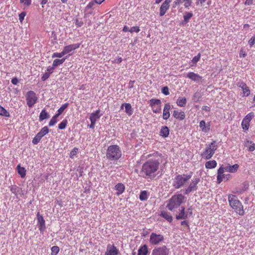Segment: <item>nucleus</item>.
Segmentation results:
<instances>
[{
    "label": "nucleus",
    "mask_w": 255,
    "mask_h": 255,
    "mask_svg": "<svg viewBox=\"0 0 255 255\" xmlns=\"http://www.w3.org/2000/svg\"><path fill=\"white\" fill-rule=\"evenodd\" d=\"M185 198L182 194H175L167 201L166 207L169 210L172 211L179 207L184 202Z\"/></svg>",
    "instance_id": "4"
},
{
    "label": "nucleus",
    "mask_w": 255,
    "mask_h": 255,
    "mask_svg": "<svg viewBox=\"0 0 255 255\" xmlns=\"http://www.w3.org/2000/svg\"><path fill=\"white\" fill-rule=\"evenodd\" d=\"M0 115L5 117L10 116L9 113L3 107L0 106Z\"/></svg>",
    "instance_id": "42"
},
{
    "label": "nucleus",
    "mask_w": 255,
    "mask_h": 255,
    "mask_svg": "<svg viewBox=\"0 0 255 255\" xmlns=\"http://www.w3.org/2000/svg\"><path fill=\"white\" fill-rule=\"evenodd\" d=\"M192 173L189 174H178L173 180L172 185L175 189L184 187L192 177Z\"/></svg>",
    "instance_id": "5"
},
{
    "label": "nucleus",
    "mask_w": 255,
    "mask_h": 255,
    "mask_svg": "<svg viewBox=\"0 0 255 255\" xmlns=\"http://www.w3.org/2000/svg\"><path fill=\"white\" fill-rule=\"evenodd\" d=\"M159 161L157 159H149L142 166L141 174L143 177L153 178L159 168Z\"/></svg>",
    "instance_id": "1"
},
{
    "label": "nucleus",
    "mask_w": 255,
    "mask_h": 255,
    "mask_svg": "<svg viewBox=\"0 0 255 255\" xmlns=\"http://www.w3.org/2000/svg\"><path fill=\"white\" fill-rule=\"evenodd\" d=\"M184 6L185 8H188L191 6L192 3V0H184Z\"/></svg>",
    "instance_id": "54"
},
{
    "label": "nucleus",
    "mask_w": 255,
    "mask_h": 255,
    "mask_svg": "<svg viewBox=\"0 0 255 255\" xmlns=\"http://www.w3.org/2000/svg\"><path fill=\"white\" fill-rule=\"evenodd\" d=\"M148 252L147 246L144 245L139 248L137 255H146Z\"/></svg>",
    "instance_id": "27"
},
{
    "label": "nucleus",
    "mask_w": 255,
    "mask_h": 255,
    "mask_svg": "<svg viewBox=\"0 0 255 255\" xmlns=\"http://www.w3.org/2000/svg\"><path fill=\"white\" fill-rule=\"evenodd\" d=\"M59 117V116H57V114L54 115L52 119L50 120L49 123V127H52L54 126L57 122V118Z\"/></svg>",
    "instance_id": "41"
},
{
    "label": "nucleus",
    "mask_w": 255,
    "mask_h": 255,
    "mask_svg": "<svg viewBox=\"0 0 255 255\" xmlns=\"http://www.w3.org/2000/svg\"><path fill=\"white\" fill-rule=\"evenodd\" d=\"M50 75L48 72H45L41 77L42 80L43 81L46 80L50 77Z\"/></svg>",
    "instance_id": "55"
},
{
    "label": "nucleus",
    "mask_w": 255,
    "mask_h": 255,
    "mask_svg": "<svg viewBox=\"0 0 255 255\" xmlns=\"http://www.w3.org/2000/svg\"><path fill=\"white\" fill-rule=\"evenodd\" d=\"M255 149V144L252 143V144L249 147V150L250 151H253Z\"/></svg>",
    "instance_id": "61"
},
{
    "label": "nucleus",
    "mask_w": 255,
    "mask_h": 255,
    "mask_svg": "<svg viewBox=\"0 0 255 255\" xmlns=\"http://www.w3.org/2000/svg\"><path fill=\"white\" fill-rule=\"evenodd\" d=\"M200 98V94L199 93H196L194 95V98L195 102H197L199 101Z\"/></svg>",
    "instance_id": "59"
},
{
    "label": "nucleus",
    "mask_w": 255,
    "mask_h": 255,
    "mask_svg": "<svg viewBox=\"0 0 255 255\" xmlns=\"http://www.w3.org/2000/svg\"><path fill=\"white\" fill-rule=\"evenodd\" d=\"M133 109L129 103H125V112L128 115L130 116L133 113Z\"/></svg>",
    "instance_id": "36"
},
{
    "label": "nucleus",
    "mask_w": 255,
    "mask_h": 255,
    "mask_svg": "<svg viewBox=\"0 0 255 255\" xmlns=\"http://www.w3.org/2000/svg\"><path fill=\"white\" fill-rule=\"evenodd\" d=\"M64 55H65V54L63 50L60 53H58V52L54 53L52 55V58H54V57L61 58Z\"/></svg>",
    "instance_id": "47"
},
{
    "label": "nucleus",
    "mask_w": 255,
    "mask_h": 255,
    "mask_svg": "<svg viewBox=\"0 0 255 255\" xmlns=\"http://www.w3.org/2000/svg\"><path fill=\"white\" fill-rule=\"evenodd\" d=\"M149 104L152 108H154L156 106H160L161 102L159 99H151L149 101Z\"/></svg>",
    "instance_id": "29"
},
{
    "label": "nucleus",
    "mask_w": 255,
    "mask_h": 255,
    "mask_svg": "<svg viewBox=\"0 0 255 255\" xmlns=\"http://www.w3.org/2000/svg\"><path fill=\"white\" fill-rule=\"evenodd\" d=\"M255 117V114L251 112L247 114L242 121L241 125L243 130L246 131L248 130L251 121Z\"/></svg>",
    "instance_id": "8"
},
{
    "label": "nucleus",
    "mask_w": 255,
    "mask_h": 255,
    "mask_svg": "<svg viewBox=\"0 0 255 255\" xmlns=\"http://www.w3.org/2000/svg\"><path fill=\"white\" fill-rule=\"evenodd\" d=\"M173 116L180 120H183L185 119V116L184 112H178L177 111H174L173 113Z\"/></svg>",
    "instance_id": "23"
},
{
    "label": "nucleus",
    "mask_w": 255,
    "mask_h": 255,
    "mask_svg": "<svg viewBox=\"0 0 255 255\" xmlns=\"http://www.w3.org/2000/svg\"><path fill=\"white\" fill-rule=\"evenodd\" d=\"M200 57L201 54L200 53H198L197 55L193 58L191 60L192 63H193V64H196L199 61Z\"/></svg>",
    "instance_id": "46"
},
{
    "label": "nucleus",
    "mask_w": 255,
    "mask_h": 255,
    "mask_svg": "<svg viewBox=\"0 0 255 255\" xmlns=\"http://www.w3.org/2000/svg\"><path fill=\"white\" fill-rule=\"evenodd\" d=\"M179 213L178 215H177L176 216V218L177 220H185L188 218V213H186L185 212V208L184 207H181V209L179 210Z\"/></svg>",
    "instance_id": "20"
},
{
    "label": "nucleus",
    "mask_w": 255,
    "mask_h": 255,
    "mask_svg": "<svg viewBox=\"0 0 255 255\" xmlns=\"http://www.w3.org/2000/svg\"><path fill=\"white\" fill-rule=\"evenodd\" d=\"M115 189L117 191L116 195L119 196L124 192L125 186L123 183H119L115 185Z\"/></svg>",
    "instance_id": "21"
},
{
    "label": "nucleus",
    "mask_w": 255,
    "mask_h": 255,
    "mask_svg": "<svg viewBox=\"0 0 255 255\" xmlns=\"http://www.w3.org/2000/svg\"><path fill=\"white\" fill-rule=\"evenodd\" d=\"M237 85L241 88L243 92L244 96H248L250 94V90L246 84L243 82H239Z\"/></svg>",
    "instance_id": "18"
},
{
    "label": "nucleus",
    "mask_w": 255,
    "mask_h": 255,
    "mask_svg": "<svg viewBox=\"0 0 255 255\" xmlns=\"http://www.w3.org/2000/svg\"><path fill=\"white\" fill-rule=\"evenodd\" d=\"M151 255H169V250L165 246L155 248L152 250Z\"/></svg>",
    "instance_id": "12"
},
{
    "label": "nucleus",
    "mask_w": 255,
    "mask_h": 255,
    "mask_svg": "<svg viewBox=\"0 0 255 255\" xmlns=\"http://www.w3.org/2000/svg\"><path fill=\"white\" fill-rule=\"evenodd\" d=\"M11 82L12 84L15 85L17 84L18 80L16 77H14L12 79Z\"/></svg>",
    "instance_id": "63"
},
{
    "label": "nucleus",
    "mask_w": 255,
    "mask_h": 255,
    "mask_svg": "<svg viewBox=\"0 0 255 255\" xmlns=\"http://www.w3.org/2000/svg\"><path fill=\"white\" fill-rule=\"evenodd\" d=\"M37 219L39 230L41 233H43L46 229L45 222L43 216L40 214L39 212L37 214Z\"/></svg>",
    "instance_id": "14"
},
{
    "label": "nucleus",
    "mask_w": 255,
    "mask_h": 255,
    "mask_svg": "<svg viewBox=\"0 0 255 255\" xmlns=\"http://www.w3.org/2000/svg\"><path fill=\"white\" fill-rule=\"evenodd\" d=\"M59 252V248L58 246H53L51 248V255H57Z\"/></svg>",
    "instance_id": "44"
},
{
    "label": "nucleus",
    "mask_w": 255,
    "mask_h": 255,
    "mask_svg": "<svg viewBox=\"0 0 255 255\" xmlns=\"http://www.w3.org/2000/svg\"><path fill=\"white\" fill-rule=\"evenodd\" d=\"M119 253V250L114 245H108L105 255H118Z\"/></svg>",
    "instance_id": "15"
},
{
    "label": "nucleus",
    "mask_w": 255,
    "mask_h": 255,
    "mask_svg": "<svg viewBox=\"0 0 255 255\" xmlns=\"http://www.w3.org/2000/svg\"><path fill=\"white\" fill-rule=\"evenodd\" d=\"M68 124V121L67 120H63L59 125L58 128L60 129H63L66 128V127Z\"/></svg>",
    "instance_id": "43"
},
{
    "label": "nucleus",
    "mask_w": 255,
    "mask_h": 255,
    "mask_svg": "<svg viewBox=\"0 0 255 255\" xmlns=\"http://www.w3.org/2000/svg\"><path fill=\"white\" fill-rule=\"evenodd\" d=\"M20 2L23 5L29 6L31 4V0H20Z\"/></svg>",
    "instance_id": "53"
},
{
    "label": "nucleus",
    "mask_w": 255,
    "mask_h": 255,
    "mask_svg": "<svg viewBox=\"0 0 255 255\" xmlns=\"http://www.w3.org/2000/svg\"><path fill=\"white\" fill-rule=\"evenodd\" d=\"M54 68V67L53 66H52V67H51V66L48 67L47 68L46 72H48L49 74L52 73L53 72Z\"/></svg>",
    "instance_id": "60"
},
{
    "label": "nucleus",
    "mask_w": 255,
    "mask_h": 255,
    "mask_svg": "<svg viewBox=\"0 0 255 255\" xmlns=\"http://www.w3.org/2000/svg\"><path fill=\"white\" fill-rule=\"evenodd\" d=\"M26 104L28 107L32 108L38 101V97L33 91H28L25 95Z\"/></svg>",
    "instance_id": "7"
},
{
    "label": "nucleus",
    "mask_w": 255,
    "mask_h": 255,
    "mask_svg": "<svg viewBox=\"0 0 255 255\" xmlns=\"http://www.w3.org/2000/svg\"><path fill=\"white\" fill-rule=\"evenodd\" d=\"M228 199L229 205L232 209L239 215L243 216L245 214L243 206L237 197L233 194H229Z\"/></svg>",
    "instance_id": "3"
},
{
    "label": "nucleus",
    "mask_w": 255,
    "mask_h": 255,
    "mask_svg": "<svg viewBox=\"0 0 255 255\" xmlns=\"http://www.w3.org/2000/svg\"><path fill=\"white\" fill-rule=\"evenodd\" d=\"M140 31L139 27L138 26H132L130 28V32L131 33L136 32L138 33Z\"/></svg>",
    "instance_id": "51"
},
{
    "label": "nucleus",
    "mask_w": 255,
    "mask_h": 255,
    "mask_svg": "<svg viewBox=\"0 0 255 255\" xmlns=\"http://www.w3.org/2000/svg\"><path fill=\"white\" fill-rule=\"evenodd\" d=\"M78 151V148L77 147H74L70 152V157L71 158H74V156L76 155Z\"/></svg>",
    "instance_id": "45"
},
{
    "label": "nucleus",
    "mask_w": 255,
    "mask_h": 255,
    "mask_svg": "<svg viewBox=\"0 0 255 255\" xmlns=\"http://www.w3.org/2000/svg\"><path fill=\"white\" fill-rule=\"evenodd\" d=\"M199 127L201 128L202 130L204 132H206L210 130V126H206V123L203 120L200 121L199 123Z\"/></svg>",
    "instance_id": "32"
},
{
    "label": "nucleus",
    "mask_w": 255,
    "mask_h": 255,
    "mask_svg": "<svg viewBox=\"0 0 255 255\" xmlns=\"http://www.w3.org/2000/svg\"><path fill=\"white\" fill-rule=\"evenodd\" d=\"M162 93L165 95H168L169 94V89L167 87H164L161 90Z\"/></svg>",
    "instance_id": "52"
},
{
    "label": "nucleus",
    "mask_w": 255,
    "mask_h": 255,
    "mask_svg": "<svg viewBox=\"0 0 255 255\" xmlns=\"http://www.w3.org/2000/svg\"><path fill=\"white\" fill-rule=\"evenodd\" d=\"M249 188V183L247 182H245L243 183L239 191L237 192L239 193H242L243 192L246 191Z\"/></svg>",
    "instance_id": "39"
},
{
    "label": "nucleus",
    "mask_w": 255,
    "mask_h": 255,
    "mask_svg": "<svg viewBox=\"0 0 255 255\" xmlns=\"http://www.w3.org/2000/svg\"><path fill=\"white\" fill-rule=\"evenodd\" d=\"M161 110V105L160 106H156L154 108H152V112L155 114L160 113Z\"/></svg>",
    "instance_id": "50"
},
{
    "label": "nucleus",
    "mask_w": 255,
    "mask_h": 255,
    "mask_svg": "<svg viewBox=\"0 0 255 255\" xmlns=\"http://www.w3.org/2000/svg\"><path fill=\"white\" fill-rule=\"evenodd\" d=\"M147 198L148 196L147 191L145 190L141 191L139 196L140 200L145 201L147 199Z\"/></svg>",
    "instance_id": "38"
},
{
    "label": "nucleus",
    "mask_w": 255,
    "mask_h": 255,
    "mask_svg": "<svg viewBox=\"0 0 255 255\" xmlns=\"http://www.w3.org/2000/svg\"><path fill=\"white\" fill-rule=\"evenodd\" d=\"M184 1V0H175L172 5L173 8H176V6Z\"/></svg>",
    "instance_id": "48"
},
{
    "label": "nucleus",
    "mask_w": 255,
    "mask_h": 255,
    "mask_svg": "<svg viewBox=\"0 0 255 255\" xmlns=\"http://www.w3.org/2000/svg\"><path fill=\"white\" fill-rule=\"evenodd\" d=\"M41 139V138L40 136H39L37 134H36L32 139V143L34 144H36L40 141Z\"/></svg>",
    "instance_id": "49"
},
{
    "label": "nucleus",
    "mask_w": 255,
    "mask_h": 255,
    "mask_svg": "<svg viewBox=\"0 0 255 255\" xmlns=\"http://www.w3.org/2000/svg\"><path fill=\"white\" fill-rule=\"evenodd\" d=\"M217 163L216 160H210L205 163V167L208 169H213L217 166Z\"/></svg>",
    "instance_id": "28"
},
{
    "label": "nucleus",
    "mask_w": 255,
    "mask_h": 255,
    "mask_svg": "<svg viewBox=\"0 0 255 255\" xmlns=\"http://www.w3.org/2000/svg\"><path fill=\"white\" fill-rule=\"evenodd\" d=\"M94 4V2L93 1L90 2L86 7L87 9L91 8Z\"/></svg>",
    "instance_id": "62"
},
{
    "label": "nucleus",
    "mask_w": 255,
    "mask_h": 255,
    "mask_svg": "<svg viewBox=\"0 0 255 255\" xmlns=\"http://www.w3.org/2000/svg\"><path fill=\"white\" fill-rule=\"evenodd\" d=\"M123 61L122 57H118L117 59H115L113 62L116 63H120Z\"/></svg>",
    "instance_id": "64"
},
{
    "label": "nucleus",
    "mask_w": 255,
    "mask_h": 255,
    "mask_svg": "<svg viewBox=\"0 0 255 255\" xmlns=\"http://www.w3.org/2000/svg\"><path fill=\"white\" fill-rule=\"evenodd\" d=\"M239 167V165L238 164H235L233 165H230L229 164H227L226 165H221L219 168H222L225 172L235 173L238 171Z\"/></svg>",
    "instance_id": "13"
},
{
    "label": "nucleus",
    "mask_w": 255,
    "mask_h": 255,
    "mask_svg": "<svg viewBox=\"0 0 255 255\" xmlns=\"http://www.w3.org/2000/svg\"><path fill=\"white\" fill-rule=\"evenodd\" d=\"M169 129L167 126H162L160 131V135L164 137H166L169 135Z\"/></svg>",
    "instance_id": "24"
},
{
    "label": "nucleus",
    "mask_w": 255,
    "mask_h": 255,
    "mask_svg": "<svg viewBox=\"0 0 255 255\" xmlns=\"http://www.w3.org/2000/svg\"><path fill=\"white\" fill-rule=\"evenodd\" d=\"M122 155V150L119 146L111 145L108 147L106 157L109 160L113 161H117L121 157Z\"/></svg>",
    "instance_id": "2"
},
{
    "label": "nucleus",
    "mask_w": 255,
    "mask_h": 255,
    "mask_svg": "<svg viewBox=\"0 0 255 255\" xmlns=\"http://www.w3.org/2000/svg\"><path fill=\"white\" fill-rule=\"evenodd\" d=\"M160 216L163 217L169 222H171L172 221V217L169 213L166 211H162Z\"/></svg>",
    "instance_id": "30"
},
{
    "label": "nucleus",
    "mask_w": 255,
    "mask_h": 255,
    "mask_svg": "<svg viewBox=\"0 0 255 255\" xmlns=\"http://www.w3.org/2000/svg\"><path fill=\"white\" fill-rule=\"evenodd\" d=\"M255 42V35H254L249 41V44L252 46Z\"/></svg>",
    "instance_id": "57"
},
{
    "label": "nucleus",
    "mask_w": 255,
    "mask_h": 255,
    "mask_svg": "<svg viewBox=\"0 0 255 255\" xmlns=\"http://www.w3.org/2000/svg\"><path fill=\"white\" fill-rule=\"evenodd\" d=\"M75 24L77 27H81L83 25V22L82 20L76 19L75 21Z\"/></svg>",
    "instance_id": "58"
},
{
    "label": "nucleus",
    "mask_w": 255,
    "mask_h": 255,
    "mask_svg": "<svg viewBox=\"0 0 255 255\" xmlns=\"http://www.w3.org/2000/svg\"><path fill=\"white\" fill-rule=\"evenodd\" d=\"M49 132V129L47 127L45 126L42 128L41 130L37 133L41 138Z\"/></svg>",
    "instance_id": "31"
},
{
    "label": "nucleus",
    "mask_w": 255,
    "mask_h": 255,
    "mask_svg": "<svg viewBox=\"0 0 255 255\" xmlns=\"http://www.w3.org/2000/svg\"><path fill=\"white\" fill-rule=\"evenodd\" d=\"M186 99L185 97H179L176 101L177 105L180 107H183L185 106L186 104Z\"/></svg>",
    "instance_id": "34"
},
{
    "label": "nucleus",
    "mask_w": 255,
    "mask_h": 255,
    "mask_svg": "<svg viewBox=\"0 0 255 255\" xmlns=\"http://www.w3.org/2000/svg\"><path fill=\"white\" fill-rule=\"evenodd\" d=\"M65 60H66V58H63L61 59H55L53 61L52 65L54 67H56L62 64V63H63L64 62V61H65Z\"/></svg>",
    "instance_id": "37"
},
{
    "label": "nucleus",
    "mask_w": 255,
    "mask_h": 255,
    "mask_svg": "<svg viewBox=\"0 0 255 255\" xmlns=\"http://www.w3.org/2000/svg\"><path fill=\"white\" fill-rule=\"evenodd\" d=\"M218 148L217 142L214 140L210 144L206 145L204 151L201 154V157L206 159H211Z\"/></svg>",
    "instance_id": "6"
},
{
    "label": "nucleus",
    "mask_w": 255,
    "mask_h": 255,
    "mask_svg": "<svg viewBox=\"0 0 255 255\" xmlns=\"http://www.w3.org/2000/svg\"><path fill=\"white\" fill-rule=\"evenodd\" d=\"M100 110H97L95 112L91 114L90 117V121L96 122V121L100 119L102 115L100 114Z\"/></svg>",
    "instance_id": "22"
},
{
    "label": "nucleus",
    "mask_w": 255,
    "mask_h": 255,
    "mask_svg": "<svg viewBox=\"0 0 255 255\" xmlns=\"http://www.w3.org/2000/svg\"><path fill=\"white\" fill-rule=\"evenodd\" d=\"M164 240L163 236L161 234H157L155 233H152L150 235L149 243L152 245H157Z\"/></svg>",
    "instance_id": "10"
},
{
    "label": "nucleus",
    "mask_w": 255,
    "mask_h": 255,
    "mask_svg": "<svg viewBox=\"0 0 255 255\" xmlns=\"http://www.w3.org/2000/svg\"><path fill=\"white\" fill-rule=\"evenodd\" d=\"M80 44L79 43H75V44H70V45L65 46L63 50L64 52L65 55L78 48L80 46Z\"/></svg>",
    "instance_id": "17"
},
{
    "label": "nucleus",
    "mask_w": 255,
    "mask_h": 255,
    "mask_svg": "<svg viewBox=\"0 0 255 255\" xmlns=\"http://www.w3.org/2000/svg\"><path fill=\"white\" fill-rule=\"evenodd\" d=\"M25 15H26V13L25 12H21L19 14V20L20 22H22L23 20Z\"/></svg>",
    "instance_id": "56"
},
{
    "label": "nucleus",
    "mask_w": 255,
    "mask_h": 255,
    "mask_svg": "<svg viewBox=\"0 0 255 255\" xmlns=\"http://www.w3.org/2000/svg\"><path fill=\"white\" fill-rule=\"evenodd\" d=\"M171 109V106L169 103H166L165 104L163 111L162 118L164 120H167L170 117V110Z\"/></svg>",
    "instance_id": "19"
},
{
    "label": "nucleus",
    "mask_w": 255,
    "mask_h": 255,
    "mask_svg": "<svg viewBox=\"0 0 255 255\" xmlns=\"http://www.w3.org/2000/svg\"><path fill=\"white\" fill-rule=\"evenodd\" d=\"M170 5H168L163 2L162 3V4L160 6V9H159V15L161 16H163L165 13L166 12L167 10L169 8Z\"/></svg>",
    "instance_id": "26"
},
{
    "label": "nucleus",
    "mask_w": 255,
    "mask_h": 255,
    "mask_svg": "<svg viewBox=\"0 0 255 255\" xmlns=\"http://www.w3.org/2000/svg\"><path fill=\"white\" fill-rule=\"evenodd\" d=\"M186 77L195 82H199L202 80V77L194 72H189L187 74Z\"/></svg>",
    "instance_id": "16"
},
{
    "label": "nucleus",
    "mask_w": 255,
    "mask_h": 255,
    "mask_svg": "<svg viewBox=\"0 0 255 255\" xmlns=\"http://www.w3.org/2000/svg\"><path fill=\"white\" fill-rule=\"evenodd\" d=\"M200 181L199 178H194L192 179L189 186L185 188L184 194H188L191 192L196 191L198 188V184Z\"/></svg>",
    "instance_id": "9"
},
{
    "label": "nucleus",
    "mask_w": 255,
    "mask_h": 255,
    "mask_svg": "<svg viewBox=\"0 0 255 255\" xmlns=\"http://www.w3.org/2000/svg\"><path fill=\"white\" fill-rule=\"evenodd\" d=\"M224 170L222 168H219L217 171V181L218 183H220L224 180H228L231 178L232 176L230 174H224Z\"/></svg>",
    "instance_id": "11"
},
{
    "label": "nucleus",
    "mask_w": 255,
    "mask_h": 255,
    "mask_svg": "<svg viewBox=\"0 0 255 255\" xmlns=\"http://www.w3.org/2000/svg\"><path fill=\"white\" fill-rule=\"evenodd\" d=\"M18 173L20 175L21 178H24L26 174V170L24 167H21L20 165H18L16 167Z\"/></svg>",
    "instance_id": "33"
},
{
    "label": "nucleus",
    "mask_w": 255,
    "mask_h": 255,
    "mask_svg": "<svg viewBox=\"0 0 255 255\" xmlns=\"http://www.w3.org/2000/svg\"><path fill=\"white\" fill-rule=\"evenodd\" d=\"M193 14L192 12H187L185 13V14L183 16L184 20L183 23H187L189 22V20L193 16Z\"/></svg>",
    "instance_id": "35"
},
{
    "label": "nucleus",
    "mask_w": 255,
    "mask_h": 255,
    "mask_svg": "<svg viewBox=\"0 0 255 255\" xmlns=\"http://www.w3.org/2000/svg\"><path fill=\"white\" fill-rule=\"evenodd\" d=\"M49 118V114L46 111L45 109H43L40 113L39 116V122H42L45 119Z\"/></svg>",
    "instance_id": "25"
},
{
    "label": "nucleus",
    "mask_w": 255,
    "mask_h": 255,
    "mask_svg": "<svg viewBox=\"0 0 255 255\" xmlns=\"http://www.w3.org/2000/svg\"><path fill=\"white\" fill-rule=\"evenodd\" d=\"M69 104L68 103H65L63 104L57 111V113L56 114L57 116H60L63 111L68 107Z\"/></svg>",
    "instance_id": "40"
}]
</instances>
